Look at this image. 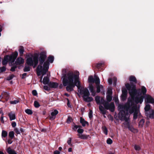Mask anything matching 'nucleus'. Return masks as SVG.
Returning <instances> with one entry per match:
<instances>
[{"label":"nucleus","mask_w":154,"mask_h":154,"mask_svg":"<svg viewBox=\"0 0 154 154\" xmlns=\"http://www.w3.org/2000/svg\"><path fill=\"white\" fill-rule=\"evenodd\" d=\"M125 86L127 88H122V94L124 95H127L128 94V93L131 97V100L133 101H134L135 102L138 104L139 103H141L143 101L144 97L143 96H141L139 97L138 96H135L137 95L139 96L141 94V93L139 94V92H138L136 89V85L131 82L130 84L129 83L125 84Z\"/></svg>","instance_id":"obj_1"},{"label":"nucleus","mask_w":154,"mask_h":154,"mask_svg":"<svg viewBox=\"0 0 154 154\" xmlns=\"http://www.w3.org/2000/svg\"><path fill=\"white\" fill-rule=\"evenodd\" d=\"M33 57H29L26 60V63L30 66H33V68H35L37 65L38 61L39 64L38 65L42 66L44 64L46 58V52L45 51H43L40 53L38 54H36Z\"/></svg>","instance_id":"obj_2"},{"label":"nucleus","mask_w":154,"mask_h":154,"mask_svg":"<svg viewBox=\"0 0 154 154\" xmlns=\"http://www.w3.org/2000/svg\"><path fill=\"white\" fill-rule=\"evenodd\" d=\"M134 103L131 99H128L127 103L124 105L119 104L118 106L119 109L124 110L125 112L129 111V112L133 114L134 119H136L137 117L138 110L137 106H134Z\"/></svg>","instance_id":"obj_3"},{"label":"nucleus","mask_w":154,"mask_h":154,"mask_svg":"<svg viewBox=\"0 0 154 154\" xmlns=\"http://www.w3.org/2000/svg\"><path fill=\"white\" fill-rule=\"evenodd\" d=\"M100 100V104H102L104 107L102 105L99 106V108L100 113L103 115L106 114V111L105 110H109L111 112H113L115 111V106L114 103L111 102L110 103H108L103 98H101Z\"/></svg>","instance_id":"obj_4"},{"label":"nucleus","mask_w":154,"mask_h":154,"mask_svg":"<svg viewBox=\"0 0 154 154\" xmlns=\"http://www.w3.org/2000/svg\"><path fill=\"white\" fill-rule=\"evenodd\" d=\"M62 83L64 86L66 87V90L68 91H71L73 90V88L76 85L73 82V78L72 75L69 77L66 76L65 74H63Z\"/></svg>","instance_id":"obj_5"},{"label":"nucleus","mask_w":154,"mask_h":154,"mask_svg":"<svg viewBox=\"0 0 154 154\" xmlns=\"http://www.w3.org/2000/svg\"><path fill=\"white\" fill-rule=\"evenodd\" d=\"M128 115L127 112H125L123 110H120L119 113V117L121 120H124L126 123H123V124L125 126V127L127 128L131 132L134 133L135 131H137V129L134 128L132 125H131L129 122H128L129 118L127 117L126 116Z\"/></svg>","instance_id":"obj_6"},{"label":"nucleus","mask_w":154,"mask_h":154,"mask_svg":"<svg viewBox=\"0 0 154 154\" xmlns=\"http://www.w3.org/2000/svg\"><path fill=\"white\" fill-rule=\"evenodd\" d=\"M79 74H75L72 72H69L65 74L67 77H69L70 75H72L73 78V82L74 80V83L76 85L78 89H79L81 87V83L79 81V72H78Z\"/></svg>","instance_id":"obj_7"},{"label":"nucleus","mask_w":154,"mask_h":154,"mask_svg":"<svg viewBox=\"0 0 154 154\" xmlns=\"http://www.w3.org/2000/svg\"><path fill=\"white\" fill-rule=\"evenodd\" d=\"M78 91L79 93V94L83 95L82 98H83L86 96H89L90 95V93L88 89L87 88H83L81 87L79 89Z\"/></svg>","instance_id":"obj_8"},{"label":"nucleus","mask_w":154,"mask_h":154,"mask_svg":"<svg viewBox=\"0 0 154 154\" xmlns=\"http://www.w3.org/2000/svg\"><path fill=\"white\" fill-rule=\"evenodd\" d=\"M50 63L46 61L43 64V67L41 68L42 74V76H44L48 71L49 69Z\"/></svg>","instance_id":"obj_9"},{"label":"nucleus","mask_w":154,"mask_h":154,"mask_svg":"<svg viewBox=\"0 0 154 154\" xmlns=\"http://www.w3.org/2000/svg\"><path fill=\"white\" fill-rule=\"evenodd\" d=\"M95 84L96 85L97 92L99 93L100 91V89H103V86L102 85H100V80L99 78L96 79Z\"/></svg>","instance_id":"obj_10"},{"label":"nucleus","mask_w":154,"mask_h":154,"mask_svg":"<svg viewBox=\"0 0 154 154\" xmlns=\"http://www.w3.org/2000/svg\"><path fill=\"white\" fill-rule=\"evenodd\" d=\"M18 55L17 52L15 51L14 53H12L10 55H9V60L11 63H13L17 58Z\"/></svg>","instance_id":"obj_11"},{"label":"nucleus","mask_w":154,"mask_h":154,"mask_svg":"<svg viewBox=\"0 0 154 154\" xmlns=\"http://www.w3.org/2000/svg\"><path fill=\"white\" fill-rule=\"evenodd\" d=\"M146 97L145 98V101L146 103H153L154 99L149 95H146Z\"/></svg>","instance_id":"obj_12"},{"label":"nucleus","mask_w":154,"mask_h":154,"mask_svg":"<svg viewBox=\"0 0 154 154\" xmlns=\"http://www.w3.org/2000/svg\"><path fill=\"white\" fill-rule=\"evenodd\" d=\"M145 115L147 117V119H149V118L153 119L154 117V111L152 110L151 111L145 112Z\"/></svg>","instance_id":"obj_13"},{"label":"nucleus","mask_w":154,"mask_h":154,"mask_svg":"<svg viewBox=\"0 0 154 154\" xmlns=\"http://www.w3.org/2000/svg\"><path fill=\"white\" fill-rule=\"evenodd\" d=\"M58 113V111L56 109H55L51 113V116H49V119L51 120H54L56 116Z\"/></svg>","instance_id":"obj_14"},{"label":"nucleus","mask_w":154,"mask_h":154,"mask_svg":"<svg viewBox=\"0 0 154 154\" xmlns=\"http://www.w3.org/2000/svg\"><path fill=\"white\" fill-rule=\"evenodd\" d=\"M24 62V59L20 57H18L16 61L15 62V64L16 65H20L23 64Z\"/></svg>","instance_id":"obj_15"},{"label":"nucleus","mask_w":154,"mask_h":154,"mask_svg":"<svg viewBox=\"0 0 154 154\" xmlns=\"http://www.w3.org/2000/svg\"><path fill=\"white\" fill-rule=\"evenodd\" d=\"M95 79H94L92 76H90L88 77V82L89 83V84L94 83V82L95 83V80L97 78H99L98 77H97V76H94Z\"/></svg>","instance_id":"obj_16"},{"label":"nucleus","mask_w":154,"mask_h":154,"mask_svg":"<svg viewBox=\"0 0 154 154\" xmlns=\"http://www.w3.org/2000/svg\"><path fill=\"white\" fill-rule=\"evenodd\" d=\"M9 57V55H8L5 56L4 59L2 61V64L3 65H6L7 64L8 62H10Z\"/></svg>","instance_id":"obj_17"},{"label":"nucleus","mask_w":154,"mask_h":154,"mask_svg":"<svg viewBox=\"0 0 154 154\" xmlns=\"http://www.w3.org/2000/svg\"><path fill=\"white\" fill-rule=\"evenodd\" d=\"M89 88L91 92L92 93V96H95L96 93V92L94 90V88L92 84H89Z\"/></svg>","instance_id":"obj_18"},{"label":"nucleus","mask_w":154,"mask_h":154,"mask_svg":"<svg viewBox=\"0 0 154 154\" xmlns=\"http://www.w3.org/2000/svg\"><path fill=\"white\" fill-rule=\"evenodd\" d=\"M48 85L51 88H56L58 86V84L56 82H50L48 84Z\"/></svg>","instance_id":"obj_19"},{"label":"nucleus","mask_w":154,"mask_h":154,"mask_svg":"<svg viewBox=\"0 0 154 154\" xmlns=\"http://www.w3.org/2000/svg\"><path fill=\"white\" fill-rule=\"evenodd\" d=\"M80 122L82 124L83 127H85L86 125H89L88 122L85 121V119L82 117H81L80 118Z\"/></svg>","instance_id":"obj_20"},{"label":"nucleus","mask_w":154,"mask_h":154,"mask_svg":"<svg viewBox=\"0 0 154 154\" xmlns=\"http://www.w3.org/2000/svg\"><path fill=\"white\" fill-rule=\"evenodd\" d=\"M8 116L10 118L11 121L14 120L16 119L15 115V113L11 112L8 114Z\"/></svg>","instance_id":"obj_21"},{"label":"nucleus","mask_w":154,"mask_h":154,"mask_svg":"<svg viewBox=\"0 0 154 154\" xmlns=\"http://www.w3.org/2000/svg\"><path fill=\"white\" fill-rule=\"evenodd\" d=\"M43 68L42 66L38 65L36 68L37 73L38 76H40L42 74L41 68Z\"/></svg>","instance_id":"obj_22"},{"label":"nucleus","mask_w":154,"mask_h":154,"mask_svg":"<svg viewBox=\"0 0 154 154\" xmlns=\"http://www.w3.org/2000/svg\"><path fill=\"white\" fill-rule=\"evenodd\" d=\"M19 52L20 57H22L23 55V53L24 51V49L23 47L22 46H20L19 47Z\"/></svg>","instance_id":"obj_23"},{"label":"nucleus","mask_w":154,"mask_h":154,"mask_svg":"<svg viewBox=\"0 0 154 154\" xmlns=\"http://www.w3.org/2000/svg\"><path fill=\"white\" fill-rule=\"evenodd\" d=\"M6 151L8 154H17L15 151L9 147L6 149Z\"/></svg>","instance_id":"obj_24"},{"label":"nucleus","mask_w":154,"mask_h":154,"mask_svg":"<svg viewBox=\"0 0 154 154\" xmlns=\"http://www.w3.org/2000/svg\"><path fill=\"white\" fill-rule=\"evenodd\" d=\"M49 77H48L47 76H45L43 78V84L45 85H47L49 83Z\"/></svg>","instance_id":"obj_25"},{"label":"nucleus","mask_w":154,"mask_h":154,"mask_svg":"<svg viewBox=\"0 0 154 154\" xmlns=\"http://www.w3.org/2000/svg\"><path fill=\"white\" fill-rule=\"evenodd\" d=\"M83 99L85 101L87 102H91L93 100V98L92 97H89V96H86V97H85Z\"/></svg>","instance_id":"obj_26"},{"label":"nucleus","mask_w":154,"mask_h":154,"mask_svg":"<svg viewBox=\"0 0 154 154\" xmlns=\"http://www.w3.org/2000/svg\"><path fill=\"white\" fill-rule=\"evenodd\" d=\"M129 80L130 82H133L136 84L137 82V81L136 77L133 75L130 76L129 77Z\"/></svg>","instance_id":"obj_27"},{"label":"nucleus","mask_w":154,"mask_h":154,"mask_svg":"<svg viewBox=\"0 0 154 154\" xmlns=\"http://www.w3.org/2000/svg\"><path fill=\"white\" fill-rule=\"evenodd\" d=\"M78 136L80 138L82 139H87L88 138V137H89V135H87L85 134H79L78 135Z\"/></svg>","instance_id":"obj_28"},{"label":"nucleus","mask_w":154,"mask_h":154,"mask_svg":"<svg viewBox=\"0 0 154 154\" xmlns=\"http://www.w3.org/2000/svg\"><path fill=\"white\" fill-rule=\"evenodd\" d=\"M112 95H107L106 96V101L108 102V103H109V102H110L111 101L112 99Z\"/></svg>","instance_id":"obj_29"},{"label":"nucleus","mask_w":154,"mask_h":154,"mask_svg":"<svg viewBox=\"0 0 154 154\" xmlns=\"http://www.w3.org/2000/svg\"><path fill=\"white\" fill-rule=\"evenodd\" d=\"M146 88L144 86H142L141 88V92L143 95H146Z\"/></svg>","instance_id":"obj_30"},{"label":"nucleus","mask_w":154,"mask_h":154,"mask_svg":"<svg viewBox=\"0 0 154 154\" xmlns=\"http://www.w3.org/2000/svg\"><path fill=\"white\" fill-rule=\"evenodd\" d=\"M48 60L49 63V62L51 63H52L54 60V57L53 56H50L48 57Z\"/></svg>","instance_id":"obj_31"},{"label":"nucleus","mask_w":154,"mask_h":154,"mask_svg":"<svg viewBox=\"0 0 154 154\" xmlns=\"http://www.w3.org/2000/svg\"><path fill=\"white\" fill-rule=\"evenodd\" d=\"M145 122V120L143 119H142L140 121L139 123V126L141 127L143 126V125L144 124Z\"/></svg>","instance_id":"obj_32"},{"label":"nucleus","mask_w":154,"mask_h":154,"mask_svg":"<svg viewBox=\"0 0 154 154\" xmlns=\"http://www.w3.org/2000/svg\"><path fill=\"white\" fill-rule=\"evenodd\" d=\"M4 97L5 98V99L6 101L8 100L9 97V94L8 93L5 92L3 94Z\"/></svg>","instance_id":"obj_33"},{"label":"nucleus","mask_w":154,"mask_h":154,"mask_svg":"<svg viewBox=\"0 0 154 154\" xmlns=\"http://www.w3.org/2000/svg\"><path fill=\"white\" fill-rule=\"evenodd\" d=\"M95 100L97 104H100V97L98 96H96L95 97Z\"/></svg>","instance_id":"obj_34"},{"label":"nucleus","mask_w":154,"mask_h":154,"mask_svg":"<svg viewBox=\"0 0 154 154\" xmlns=\"http://www.w3.org/2000/svg\"><path fill=\"white\" fill-rule=\"evenodd\" d=\"M150 105L149 104L146 105V106L144 108V110L146 112H148L150 109Z\"/></svg>","instance_id":"obj_35"},{"label":"nucleus","mask_w":154,"mask_h":154,"mask_svg":"<svg viewBox=\"0 0 154 154\" xmlns=\"http://www.w3.org/2000/svg\"><path fill=\"white\" fill-rule=\"evenodd\" d=\"M102 129L104 133L106 135H107L108 134V130L106 127L105 126H103Z\"/></svg>","instance_id":"obj_36"},{"label":"nucleus","mask_w":154,"mask_h":154,"mask_svg":"<svg viewBox=\"0 0 154 154\" xmlns=\"http://www.w3.org/2000/svg\"><path fill=\"white\" fill-rule=\"evenodd\" d=\"M8 136L11 139H13V138L14 137V131H10L9 133Z\"/></svg>","instance_id":"obj_37"},{"label":"nucleus","mask_w":154,"mask_h":154,"mask_svg":"<svg viewBox=\"0 0 154 154\" xmlns=\"http://www.w3.org/2000/svg\"><path fill=\"white\" fill-rule=\"evenodd\" d=\"M8 134L7 132L3 130L2 132V137H6Z\"/></svg>","instance_id":"obj_38"},{"label":"nucleus","mask_w":154,"mask_h":154,"mask_svg":"<svg viewBox=\"0 0 154 154\" xmlns=\"http://www.w3.org/2000/svg\"><path fill=\"white\" fill-rule=\"evenodd\" d=\"M103 63H98L95 66L97 68L99 69L101 67L103 66Z\"/></svg>","instance_id":"obj_39"},{"label":"nucleus","mask_w":154,"mask_h":154,"mask_svg":"<svg viewBox=\"0 0 154 154\" xmlns=\"http://www.w3.org/2000/svg\"><path fill=\"white\" fill-rule=\"evenodd\" d=\"M15 63H14L12 64V66L11 67L10 69V71L12 72H14L15 70V69L17 67V66L16 65H15Z\"/></svg>","instance_id":"obj_40"},{"label":"nucleus","mask_w":154,"mask_h":154,"mask_svg":"<svg viewBox=\"0 0 154 154\" xmlns=\"http://www.w3.org/2000/svg\"><path fill=\"white\" fill-rule=\"evenodd\" d=\"M107 95H112V90L111 88H109L108 89L107 91Z\"/></svg>","instance_id":"obj_41"},{"label":"nucleus","mask_w":154,"mask_h":154,"mask_svg":"<svg viewBox=\"0 0 154 154\" xmlns=\"http://www.w3.org/2000/svg\"><path fill=\"white\" fill-rule=\"evenodd\" d=\"M34 106L36 108H38L40 106L39 103L37 101H34Z\"/></svg>","instance_id":"obj_42"},{"label":"nucleus","mask_w":154,"mask_h":154,"mask_svg":"<svg viewBox=\"0 0 154 154\" xmlns=\"http://www.w3.org/2000/svg\"><path fill=\"white\" fill-rule=\"evenodd\" d=\"M25 112H26V113L29 115H31L33 113L32 110L29 109H26L25 111Z\"/></svg>","instance_id":"obj_43"},{"label":"nucleus","mask_w":154,"mask_h":154,"mask_svg":"<svg viewBox=\"0 0 154 154\" xmlns=\"http://www.w3.org/2000/svg\"><path fill=\"white\" fill-rule=\"evenodd\" d=\"M23 70L24 72L29 71L30 70V68L29 66H25Z\"/></svg>","instance_id":"obj_44"},{"label":"nucleus","mask_w":154,"mask_h":154,"mask_svg":"<svg viewBox=\"0 0 154 154\" xmlns=\"http://www.w3.org/2000/svg\"><path fill=\"white\" fill-rule=\"evenodd\" d=\"M6 70V67L5 66H3L2 67H0V73L3 72L5 71Z\"/></svg>","instance_id":"obj_45"},{"label":"nucleus","mask_w":154,"mask_h":154,"mask_svg":"<svg viewBox=\"0 0 154 154\" xmlns=\"http://www.w3.org/2000/svg\"><path fill=\"white\" fill-rule=\"evenodd\" d=\"M19 102V100H14L13 101H10V103L11 104H15Z\"/></svg>","instance_id":"obj_46"},{"label":"nucleus","mask_w":154,"mask_h":154,"mask_svg":"<svg viewBox=\"0 0 154 154\" xmlns=\"http://www.w3.org/2000/svg\"><path fill=\"white\" fill-rule=\"evenodd\" d=\"M14 77V75L11 74L7 78V80L8 81L12 79Z\"/></svg>","instance_id":"obj_47"},{"label":"nucleus","mask_w":154,"mask_h":154,"mask_svg":"<svg viewBox=\"0 0 154 154\" xmlns=\"http://www.w3.org/2000/svg\"><path fill=\"white\" fill-rule=\"evenodd\" d=\"M134 148L137 151H139L141 149V148L139 146L137 145H134Z\"/></svg>","instance_id":"obj_48"},{"label":"nucleus","mask_w":154,"mask_h":154,"mask_svg":"<svg viewBox=\"0 0 154 154\" xmlns=\"http://www.w3.org/2000/svg\"><path fill=\"white\" fill-rule=\"evenodd\" d=\"M93 111L92 110H90L88 113V116L89 118L91 119L93 117Z\"/></svg>","instance_id":"obj_49"},{"label":"nucleus","mask_w":154,"mask_h":154,"mask_svg":"<svg viewBox=\"0 0 154 154\" xmlns=\"http://www.w3.org/2000/svg\"><path fill=\"white\" fill-rule=\"evenodd\" d=\"M106 143L107 144H111L112 143V140L110 138H108L106 140Z\"/></svg>","instance_id":"obj_50"},{"label":"nucleus","mask_w":154,"mask_h":154,"mask_svg":"<svg viewBox=\"0 0 154 154\" xmlns=\"http://www.w3.org/2000/svg\"><path fill=\"white\" fill-rule=\"evenodd\" d=\"M71 140H72V138L71 137H69V138L68 140L67 141V143L68 144V145L72 146V144H71Z\"/></svg>","instance_id":"obj_51"},{"label":"nucleus","mask_w":154,"mask_h":154,"mask_svg":"<svg viewBox=\"0 0 154 154\" xmlns=\"http://www.w3.org/2000/svg\"><path fill=\"white\" fill-rule=\"evenodd\" d=\"M117 79L116 78L114 77L113 78V85L114 86H116V83H117Z\"/></svg>","instance_id":"obj_52"},{"label":"nucleus","mask_w":154,"mask_h":154,"mask_svg":"<svg viewBox=\"0 0 154 154\" xmlns=\"http://www.w3.org/2000/svg\"><path fill=\"white\" fill-rule=\"evenodd\" d=\"M84 130L82 129L79 128L77 130V132L79 134H82L83 133Z\"/></svg>","instance_id":"obj_53"},{"label":"nucleus","mask_w":154,"mask_h":154,"mask_svg":"<svg viewBox=\"0 0 154 154\" xmlns=\"http://www.w3.org/2000/svg\"><path fill=\"white\" fill-rule=\"evenodd\" d=\"M43 88L46 91H48L50 90V88L47 85H44Z\"/></svg>","instance_id":"obj_54"},{"label":"nucleus","mask_w":154,"mask_h":154,"mask_svg":"<svg viewBox=\"0 0 154 154\" xmlns=\"http://www.w3.org/2000/svg\"><path fill=\"white\" fill-rule=\"evenodd\" d=\"M14 131H15V132L17 134H20V131L17 128H14Z\"/></svg>","instance_id":"obj_55"},{"label":"nucleus","mask_w":154,"mask_h":154,"mask_svg":"<svg viewBox=\"0 0 154 154\" xmlns=\"http://www.w3.org/2000/svg\"><path fill=\"white\" fill-rule=\"evenodd\" d=\"M72 119L70 117H68L67 120V122L68 123H69L71 122Z\"/></svg>","instance_id":"obj_56"},{"label":"nucleus","mask_w":154,"mask_h":154,"mask_svg":"<svg viewBox=\"0 0 154 154\" xmlns=\"http://www.w3.org/2000/svg\"><path fill=\"white\" fill-rule=\"evenodd\" d=\"M108 82L109 85H111L112 84V79L111 78H109L108 79Z\"/></svg>","instance_id":"obj_57"},{"label":"nucleus","mask_w":154,"mask_h":154,"mask_svg":"<svg viewBox=\"0 0 154 154\" xmlns=\"http://www.w3.org/2000/svg\"><path fill=\"white\" fill-rule=\"evenodd\" d=\"M127 95H124V94H122V96H121V97L122 98V99L123 100H125L127 97Z\"/></svg>","instance_id":"obj_58"},{"label":"nucleus","mask_w":154,"mask_h":154,"mask_svg":"<svg viewBox=\"0 0 154 154\" xmlns=\"http://www.w3.org/2000/svg\"><path fill=\"white\" fill-rule=\"evenodd\" d=\"M32 94L34 96H36L37 94V93L35 90H34L32 91Z\"/></svg>","instance_id":"obj_59"},{"label":"nucleus","mask_w":154,"mask_h":154,"mask_svg":"<svg viewBox=\"0 0 154 154\" xmlns=\"http://www.w3.org/2000/svg\"><path fill=\"white\" fill-rule=\"evenodd\" d=\"M11 125L13 128H14L16 125V123L15 122H14L11 123Z\"/></svg>","instance_id":"obj_60"},{"label":"nucleus","mask_w":154,"mask_h":154,"mask_svg":"<svg viewBox=\"0 0 154 154\" xmlns=\"http://www.w3.org/2000/svg\"><path fill=\"white\" fill-rule=\"evenodd\" d=\"M67 105L68 106L70 107H71V106L70 105V103H69V99L68 98L67 99Z\"/></svg>","instance_id":"obj_61"},{"label":"nucleus","mask_w":154,"mask_h":154,"mask_svg":"<svg viewBox=\"0 0 154 154\" xmlns=\"http://www.w3.org/2000/svg\"><path fill=\"white\" fill-rule=\"evenodd\" d=\"M60 152L58 151V150H55L54 151V154H60Z\"/></svg>","instance_id":"obj_62"},{"label":"nucleus","mask_w":154,"mask_h":154,"mask_svg":"<svg viewBox=\"0 0 154 154\" xmlns=\"http://www.w3.org/2000/svg\"><path fill=\"white\" fill-rule=\"evenodd\" d=\"M27 75L26 73H23L22 75V79H24L25 78V76H26Z\"/></svg>","instance_id":"obj_63"},{"label":"nucleus","mask_w":154,"mask_h":154,"mask_svg":"<svg viewBox=\"0 0 154 154\" xmlns=\"http://www.w3.org/2000/svg\"><path fill=\"white\" fill-rule=\"evenodd\" d=\"M78 128H79V127L78 125H75L73 129L75 131H76Z\"/></svg>","instance_id":"obj_64"}]
</instances>
